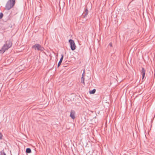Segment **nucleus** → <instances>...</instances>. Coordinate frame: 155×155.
I'll list each match as a JSON object with an SVG mask.
<instances>
[{
	"instance_id": "7",
	"label": "nucleus",
	"mask_w": 155,
	"mask_h": 155,
	"mask_svg": "<svg viewBox=\"0 0 155 155\" xmlns=\"http://www.w3.org/2000/svg\"><path fill=\"white\" fill-rule=\"evenodd\" d=\"M61 58L58 64V67L61 64V62L62 61L63 58L64 56L63 54L61 55Z\"/></svg>"
},
{
	"instance_id": "1",
	"label": "nucleus",
	"mask_w": 155,
	"mask_h": 155,
	"mask_svg": "<svg viewBox=\"0 0 155 155\" xmlns=\"http://www.w3.org/2000/svg\"><path fill=\"white\" fill-rule=\"evenodd\" d=\"M12 43L10 41H7L1 49L0 50V53L3 54L6 50L11 47Z\"/></svg>"
},
{
	"instance_id": "13",
	"label": "nucleus",
	"mask_w": 155,
	"mask_h": 155,
	"mask_svg": "<svg viewBox=\"0 0 155 155\" xmlns=\"http://www.w3.org/2000/svg\"><path fill=\"white\" fill-rule=\"evenodd\" d=\"M2 137H3V135H2V134L1 133H0V140H1L2 139Z\"/></svg>"
},
{
	"instance_id": "5",
	"label": "nucleus",
	"mask_w": 155,
	"mask_h": 155,
	"mask_svg": "<svg viewBox=\"0 0 155 155\" xmlns=\"http://www.w3.org/2000/svg\"><path fill=\"white\" fill-rule=\"evenodd\" d=\"M70 117L73 120L75 118V112L74 110L71 111Z\"/></svg>"
},
{
	"instance_id": "6",
	"label": "nucleus",
	"mask_w": 155,
	"mask_h": 155,
	"mask_svg": "<svg viewBox=\"0 0 155 155\" xmlns=\"http://www.w3.org/2000/svg\"><path fill=\"white\" fill-rule=\"evenodd\" d=\"M145 72L146 71L143 68L141 71V74L142 76V79L144 78L145 77Z\"/></svg>"
},
{
	"instance_id": "11",
	"label": "nucleus",
	"mask_w": 155,
	"mask_h": 155,
	"mask_svg": "<svg viewBox=\"0 0 155 155\" xmlns=\"http://www.w3.org/2000/svg\"><path fill=\"white\" fill-rule=\"evenodd\" d=\"M84 78L83 77H82L81 78V83H83L85 85V82H84Z\"/></svg>"
},
{
	"instance_id": "9",
	"label": "nucleus",
	"mask_w": 155,
	"mask_h": 155,
	"mask_svg": "<svg viewBox=\"0 0 155 155\" xmlns=\"http://www.w3.org/2000/svg\"><path fill=\"white\" fill-rule=\"evenodd\" d=\"M96 92V89H94L92 91H89V93L90 94H94Z\"/></svg>"
},
{
	"instance_id": "2",
	"label": "nucleus",
	"mask_w": 155,
	"mask_h": 155,
	"mask_svg": "<svg viewBox=\"0 0 155 155\" xmlns=\"http://www.w3.org/2000/svg\"><path fill=\"white\" fill-rule=\"evenodd\" d=\"M15 1V0H9L6 5L5 9L9 10L12 8L14 6Z\"/></svg>"
},
{
	"instance_id": "8",
	"label": "nucleus",
	"mask_w": 155,
	"mask_h": 155,
	"mask_svg": "<svg viewBox=\"0 0 155 155\" xmlns=\"http://www.w3.org/2000/svg\"><path fill=\"white\" fill-rule=\"evenodd\" d=\"M88 14V10L87 9H85V12L84 13V15L83 16L85 18L86 16H87V15Z\"/></svg>"
},
{
	"instance_id": "10",
	"label": "nucleus",
	"mask_w": 155,
	"mask_h": 155,
	"mask_svg": "<svg viewBox=\"0 0 155 155\" xmlns=\"http://www.w3.org/2000/svg\"><path fill=\"white\" fill-rule=\"evenodd\" d=\"M26 152L27 153H30L31 152V150L29 148H27L26 149Z\"/></svg>"
},
{
	"instance_id": "12",
	"label": "nucleus",
	"mask_w": 155,
	"mask_h": 155,
	"mask_svg": "<svg viewBox=\"0 0 155 155\" xmlns=\"http://www.w3.org/2000/svg\"><path fill=\"white\" fill-rule=\"evenodd\" d=\"M3 14L1 12L0 13V19H1L3 17Z\"/></svg>"
},
{
	"instance_id": "15",
	"label": "nucleus",
	"mask_w": 155,
	"mask_h": 155,
	"mask_svg": "<svg viewBox=\"0 0 155 155\" xmlns=\"http://www.w3.org/2000/svg\"><path fill=\"white\" fill-rule=\"evenodd\" d=\"M109 46H110L111 47H112V43H109Z\"/></svg>"
},
{
	"instance_id": "4",
	"label": "nucleus",
	"mask_w": 155,
	"mask_h": 155,
	"mask_svg": "<svg viewBox=\"0 0 155 155\" xmlns=\"http://www.w3.org/2000/svg\"><path fill=\"white\" fill-rule=\"evenodd\" d=\"M69 42L70 44L71 49L73 51L76 48V45L74 41L70 39Z\"/></svg>"
},
{
	"instance_id": "14",
	"label": "nucleus",
	"mask_w": 155,
	"mask_h": 155,
	"mask_svg": "<svg viewBox=\"0 0 155 155\" xmlns=\"http://www.w3.org/2000/svg\"><path fill=\"white\" fill-rule=\"evenodd\" d=\"M84 75H85V71L84 70V71H83V73L82 75V77H84Z\"/></svg>"
},
{
	"instance_id": "16",
	"label": "nucleus",
	"mask_w": 155,
	"mask_h": 155,
	"mask_svg": "<svg viewBox=\"0 0 155 155\" xmlns=\"http://www.w3.org/2000/svg\"><path fill=\"white\" fill-rule=\"evenodd\" d=\"M1 155H6V154L5 152H3L2 153Z\"/></svg>"
},
{
	"instance_id": "3",
	"label": "nucleus",
	"mask_w": 155,
	"mask_h": 155,
	"mask_svg": "<svg viewBox=\"0 0 155 155\" xmlns=\"http://www.w3.org/2000/svg\"><path fill=\"white\" fill-rule=\"evenodd\" d=\"M32 48L35 50H37L38 51H43L44 49L43 47L38 44H35L32 46Z\"/></svg>"
}]
</instances>
